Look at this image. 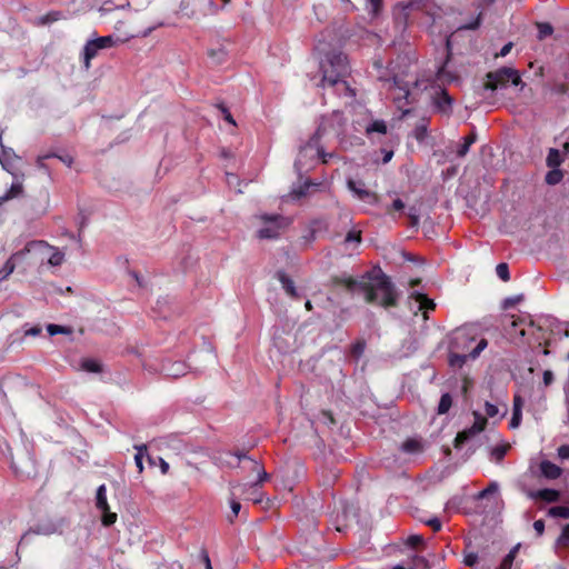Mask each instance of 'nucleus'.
<instances>
[{"mask_svg":"<svg viewBox=\"0 0 569 569\" xmlns=\"http://www.w3.org/2000/svg\"><path fill=\"white\" fill-rule=\"evenodd\" d=\"M333 286H345L349 291L358 288L365 293V301L385 309L398 307L399 292L391 278L380 268L367 271L362 280L353 277L333 276L330 279Z\"/></svg>","mask_w":569,"mask_h":569,"instance_id":"nucleus-1","label":"nucleus"},{"mask_svg":"<svg viewBox=\"0 0 569 569\" xmlns=\"http://www.w3.org/2000/svg\"><path fill=\"white\" fill-rule=\"evenodd\" d=\"M321 72L322 87L342 84L351 97L355 96L353 90L350 89L346 81V78L350 74V64L347 56L343 52L332 50L326 53L323 60L321 61Z\"/></svg>","mask_w":569,"mask_h":569,"instance_id":"nucleus-2","label":"nucleus"},{"mask_svg":"<svg viewBox=\"0 0 569 569\" xmlns=\"http://www.w3.org/2000/svg\"><path fill=\"white\" fill-rule=\"evenodd\" d=\"M51 250L53 248L43 240L29 241L23 249L11 254L6 261L2 271H0V280L9 277L18 264H42Z\"/></svg>","mask_w":569,"mask_h":569,"instance_id":"nucleus-3","label":"nucleus"},{"mask_svg":"<svg viewBox=\"0 0 569 569\" xmlns=\"http://www.w3.org/2000/svg\"><path fill=\"white\" fill-rule=\"evenodd\" d=\"M487 81L485 83V89L495 91L498 88L506 87L510 81L513 86H519L522 83L520 74L517 70L508 67H502L496 71H490L487 73Z\"/></svg>","mask_w":569,"mask_h":569,"instance_id":"nucleus-4","label":"nucleus"},{"mask_svg":"<svg viewBox=\"0 0 569 569\" xmlns=\"http://www.w3.org/2000/svg\"><path fill=\"white\" fill-rule=\"evenodd\" d=\"M263 227L259 229L258 237L260 239H277L281 231L284 230L290 220L280 214H263L260 217Z\"/></svg>","mask_w":569,"mask_h":569,"instance_id":"nucleus-5","label":"nucleus"},{"mask_svg":"<svg viewBox=\"0 0 569 569\" xmlns=\"http://www.w3.org/2000/svg\"><path fill=\"white\" fill-rule=\"evenodd\" d=\"M117 42L118 39H116L113 36H103L88 40L82 51V62L86 69L91 67V60L98 56L100 50L112 48L117 44Z\"/></svg>","mask_w":569,"mask_h":569,"instance_id":"nucleus-6","label":"nucleus"},{"mask_svg":"<svg viewBox=\"0 0 569 569\" xmlns=\"http://www.w3.org/2000/svg\"><path fill=\"white\" fill-rule=\"evenodd\" d=\"M398 63L391 61L388 66L389 77L379 76V80L381 81H392L393 86L401 91V97L407 99L410 94V83L411 81L406 80L407 77L406 71H396Z\"/></svg>","mask_w":569,"mask_h":569,"instance_id":"nucleus-7","label":"nucleus"},{"mask_svg":"<svg viewBox=\"0 0 569 569\" xmlns=\"http://www.w3.org/2000/svg\"><path fill=\"white\" fill-rule=\"evenodd\" d=\"M473 415H475L473 425L470 428L465 429L457 433V436L455 438V442H453L456 448H461L462 445L466 443L468 440H470L473 436H476V435L480 433L482 430H485V428L487 426V418H485L483 416H481L478 412H473Z\"/></svg>","mask_w":569,"mask_h":569,"instance_id":"nucleus-8","label":"nucleus"},{"mask_svg":"<svg viewBox=\"0 0 569 569\" xmlns=\"http://www.w3.org/2000/svg\"><path fill=\"white\" fill-rule=\"evenodd\" d=\"M26 386L24 380L20 377H3L0 380V393L8 401L9 398H17Z\"/></svg>","mask_w":569,"mask_h":569,"instance_id":"nucleus-9","label":"nucleus"},{"mask_svg":"<svg viewBox=\"0 0 569 569\" xmlns=\"http://www.w3.org/2000/svg\"><path fill=\"white\" fill-rule=\"evenodd\" d=\"M436 110L442 114L449 116L452 111L453 99L445 89H439L432 97Z\"/></svg>","mask_w":569,"mask_h":569,"instance_id":"nucleus-10","label":"nucleus"},{"mask_svg":"<svg viewBox=\"0 0 569 569\" xmlns=\"http://www.w3.org/2000/svg\"><path fill=\"white\" fill-rule=\"evenodd\" d=\"M161 371L164 376L177 379L188 372V366L183 361L166 360L162 362Z\"/></svg>","mask_w":569,"mask_h":569,"instance_id":"nucleus-11","label":"nucleus"},{"mask_svg":"<svg viewBox=\"0 0 569 569\" xmlns=\"http://www.w3.org/2000/svg\"><path fill=\"white\" fill-rule=\"evenodd\" d=\"M487 346H488L487 339L486 338H481L477 342L476 347L473 349H471L467 356L466 355H463V356L451 355L450 363L455 365L456 362H458L459 365H462V363H465L467 357H469L471 359H476L477 357H479L481 351H483L487 348Z\"/></svg>","mask_w":569,"mask_h":569,"instance_id":"nucleus-12","label":"nucleus"},{"mask_svg":"<svg viewBox=\"0 0 569 569\" xmlns=\"http://www.w3.org/2000/svg\"><path fill=\"white\" fill-rule=\"evenodd\" d=\"M277 279L280 281L286 293L292 299H299L300 296L296 289L295 282L284 271L277 272Z\"/></svg>","mask_w":569,"mask_h":569,"instance_id":"nucleus-13","label":"nucleus"},{"mask_svg":"<svg viewBox=\"0 0 569 569\" xmlns=\"http://www.w3.org/2000/svg\"><path fill=\"white\" fill-rule=\"evenodd\" d=\"M540 471L545 478L551 480L559 478L562 473V469L549 460L540 462Z\"/></svg>","mask_w":569,"mask_h":569,"instance_id":"nucleus-14","label":"nucleus"},{"mask_svg":"<svg viewBox=\"0 0 569 569\" xmlns=\"http://www.w3.org/2000/svg\"><path fill=\"white\" fill-rule=\"evenodd\" d=\"M410 298L416 300L419 303V310L427 312L436 309V303L432 299L428 298L425 293L421 292H412Z\"/></svg>","mask_w":569,"mask_h":569,"instance_id":"nucleus-15","label":"nucleus"},{"mask_svg":"<svg viewBox=\"0 0 569 569\" xmlns=\"http://www.w3.org/2000/svg\"><path fill=\"white\" fill-rule=\"evenodd\" d=\"M529 496L533 499H541L547 502H556L559 500L560 493L555 489H540L535 492H530Z\"/></svg>","mask_w":569,"mask_h":569,"instance_id":"nucleus-16","label":"nucleus"},{"mask_svg":"<svg viewBox=\"0 0 569 569\" xmlns=\"http://www.w3.org/2000/svg\"><path fill=\"white\" fill-rule=\"evenodd\" d=\"M477 141V133L471 131L468 136L463 138L462 143L459 144L457 149V157L465 158L469 152L470 147Z\"/></svg>","mask_w":569,"mask_h":569,"instance_id":"nucleus-17","label":"nucleus"},{"mask_svg":"<svg viewBox=\"0 0 569 569\" xmlns=\"http://www.w3.org/2000/svg\"><path fill=\"white\" fill-rule=\"evenodd\" d=\"M12 467L14 468L16 473L22 476H31L34 471V463L30 458H26L24 465H21L20 461L12 460Z\"/></svg>","mask_w":569,"mask_h":569,"instance_id":"nucleus-18","label":"nucleus"},{"mask_svg":"<svg viewBox=\"0 0 569 569\" xmlns=\"http://www.w3.org/2000/svg\"><path fill=\"white\" fill-rule=\"evenodd\" d=\"M96 507L100 511H108V500H107V488L106 485H101L97 489V496H96Z\"/></svg>","mask_w":569,"mask_h":569,"instance_id":"nucleus-19","label":"nucleus"},{"mask_svg":"<svg viewBox=\"0 0 569 569\" xmlns=\"http://www.w3.org/2000/svg\"><path fill=\"white\" fill-rule=\"evenodd\" d=\"M563 162V157L560 151L555 148H550L547 154L546 163L549 168H559Z\"/></svg>","mask_w":569,"mask_h":569,"instance_id":"nucleus-20","label":"nucleus"},{"mask_svg":"<svg viewBox=\"0 0 569 569\" xmlns=\"http://www.w3.org/2000/svg\"><path fill=\"white\" fill-rule=\"evenodd\" d=\"M401 450L406 453L415 455L422 450V445L419 440L410 438L401 445Z\"/></svg>","mask_w":569,"mask_h":569,"instance_id":"nucleus-21","label":"nucleus"},{"mask_svg":"<svg viewBox=\"0 0 569 569\" xmlns=\"http://www.w3.org/2000/svg\"><path fill=\"white\" fill-rule=\"evenodd\" d=\"M347 186L349 190L352 191L358 199L365 197V193H368L369 191L368 189H365V182L362 181H355L352 179H349Z\"/></svg>","mask_w":569,"mask_h":569,"instance_id":"nucleus-22","label":"nucleus"},{"mask_svg":"<svg viewBox=\"0 0 569 569\" xmlns=\"http://www.w3.org/2000/svg\"><path fill=\"white\" fill-rule=\"evenodd\" d=\"M367 136H370L375 132L380 134L387 133V124L383 120H375L371 123H369L365 129Z\"/></svg>","mask_w":569,"mask_h":569,"instance_id":"nucleus-23","label":"nucleus"},{"mask_svg":"<svg viewBox=\"0 0 569 569\" xmlns=\"http://www.w3.org/2000/svg\"><path fill=\"white\" fill-rule=\"evenodd\" d=\"M475 340H476L475 335L468 329L460 330L455 338L456 345L457 346L461 345L465 348L468 347L467 346L468 342H473Z\"/></svg>","mask_w":569,"mask_h":569,"instance_id":"nucleus-24","label":"nucleus"},{"mask_svg":"<svg viewBox=\"0 0 569 569\" xmlns=\"http://www.w3.org/2000/svg\"><path fill=\"white\" fill-rule=\"evenodd\" d=\"M563 179V172L559 168H551L545 177L546 183L550 186L558 184Z\"/></svg>","mask_w":569,"mask_h":569,"instance_id":"nucleus-25","label":"nucleus"},{"mask_svg":"<svg viewBox=\"0 0 569 569\" xmlns=\"http://www.w3.org/2000/svg\"><path fill=\"white\" fill-rule=\"evenodd\" d=\"M251 462L252 470L258 473V480L253 483V486H260L269 479V473L264 471L263 467L258 461L251 460Z\"/></svg>","mask_w":569,"mask_h":569,"instance_id":"nucleus-26","label":"nucleus"},{"mask_svg":"<svg viewBox=\"0 0 569 569\" xmlns=\"http://www.w3.org/2000/svg\"><path fill=\"white\" fill-rule=\"evenodd\" d=\"M61 12L60 11H50L43 16H41L39 19H38V22L37 24L38 26H46V24H49V23H52V22H56L58 20L61 19Z\"/></svg>","mask_w":569,"mask_h":569,"instance_id":"nucleus-27","label":"nucleus"},{"mask_svg":"<svg viewBox=\"0 0 569 569\" xmlns=\"http://www.w3.org/2000/svg\"><path fill=\"white\" fill-rule=\"evenodd\" d=\"M452 406V398L450 393H443L440 398L437 412L438 415H445L449 411Z\"/></svg>","mask_w":569,"mask_h":569,"instance_id":"nucleus-28","label":"nucleus"},{"mask_svg":"<svg viewBox=\"0 0 569 569\" xmlns=\"http://www.w3.org/2000/svg\"><path fill=\"white\" fill-rule=\"evenodd\" d=\"M129 6H130L129 2H127L126 4L117 6L112 1L107 0V1H103L101 7L99 8V12H100L101 16H104V14L111 13L116 9H123V8L129 7Z\"/></svg>","mask_w":569,"mask_h":569,"instance_id":"nucleus-29","label":"nucleus"},{"mask_svg":"<svg viewBox=\"0 0 569 569\" xmlns=\"http://www.w3.org/2000/svg\"><path fill=\"white\" fill-rule=\"evenodd\" d=\"M538 28V39L543 40L547 37L551 36L553 32V28L549 22H537Z\"/></svg>","mask_w":569,"mask_h":569,"instance_id":"nucleus-30","label":"nucleus"},{"mask_svg":"<svg viewBox=\"0 0 569 569\" xmlns=\"http://www.w3.org/2000/svg\"><path fill=\"white\" fill-rule=\"evenodd\" d=\"M81 368L88 372L98 373L102 371V366L93 359H84L81 362Z\"/></svg>","mask_w":569,"mask_h":569,"instance_id":"nucleus-31","label":"nucleus"},{"mask_svg":"<svg viewBox=\"0 0 569 569\" xmlns=\"http://www.w3.org/2000/svg\"><path fill=\"white\" fill-rule=\"evenodd\" d=\"M517 551H518V546L512 548L509 551V553L502 559V561L500 562V565L497 569H511Z\"/></svg>","mask_w":569,"mask_h":569,"instance_id":"nucleus-32","label":"nucleus"},{"mask_svg":"<svg viewBox=\"0 0 569 569\" xmlns=\"http://www.w3.org/2000/svg\"><path fill=\"white\" fill-rule=\"evenodd\" d=\"M47 330L50 336L70 335L72 332V329L70 327H64V326L53 325V323L48 325Z\"/></svg>","mask_w":569,"mask_h":569,"instance_id":"nucleus-33","label":"nucleus"},{"mask_svg":"<svg viewBox=\"0 0 569 569\" xmlns=\"http://www.w3.org/2000/svg\"><path fill=\"white\" fill-rule=\"evenodd\" d=\"M134 448L137 449V453L134 455V462H136L139 473H141L143 471L142 459H143L144 453L147 452V446L141 445V446H136Z\"/></svg>","mask_w":569,"mask_h":569,"instance_id":"nucleus-34","label":"nucleus"},{"mask_svg":"<svg viewBox=\"0 0 569 569\" xmlns=\"http://www.w3.org/2000/svg\"><path fill=\"white\" fill-rule=\"evenodd\" d=\"M64 254L59 250H52L49 252V256L46 258L47 262L53 267L60 266L63 262Z\"/></svg>","mask_w":569,"mask_h":569,"instance_id":"nucleus-35","label":"nucleus"},{"mask_svg":"<svg viewBox=\"0 0 569 569\" xmlns=\"http://www.w3.org/2000/svg\"><path fill=\"white\" fill-rule=\"evenodd\" d=\"M509 448H510V446L508 443L495 447L491 450L492 458L498 462L501 461L505 458V456L507 455Z\"/></svg>","mask_w":569,"mask_h":569,"instance_id":"nucleus-36","label":"nucleus"},{"mask_svg":"<svg viewBox=\"0 0 569 569\" xmlns=\"http://www.w3.org/2000/svg\"><path fill=\"white\" fill-rule=\"evenodd\" d=\"M549 515L552 517H560L563 519H569V507L568 506H556L550 508Z\"/></svg>","mask_w":569,"mask_h":569,"instance_id":"nucleus-37","label":"nucleus"},{"mask_svg":"<svg viewBox=\"0 0 569 569\" xmlns=\"http://www.w3.org/2000/svg\"><path fill=\"white\" fill-rule=\"evenodd\" d=\"M101 522L104 527H110L117 521V513L110 511V507H108V511H101Z\"/></svg>","mask_w":569,"mask_h":569,"instance_id":"nucleus-38","label":"nucleus"},{"mask_svg":"<svg viewBox=\"0 0 569 569\" xmlns=\"http://www.w3.org/2000/svg\"><path fill=\"white\" fill-rule=\"evenodd\" d=\"M481 17H482V12L479 11L477 17L471 22L463 23V24L459 26L458 29L459 30H476V29H478L481 24Z\"/></svg>","mask_w":569,"mask_h":569,"instance_id":"nucleus-39","label":"nucleus"},{"mask_svg":"<svg viewBox=\"0 0 569 569\" xmlns=\"http://www.w3.org/2000/svg\"><path fill=\"white\" fill-rule=\"evenodd\" d=\"M406 545L412 549H416L425 545V539L421 535H411L407 538Z\"/></svg>","mask_w":569,"mask_h":569,"instance_id":"nucleus-40","label":"nucleus"},{"mask_svg":"<svg viewBox=\"0 0 569 569\" xmlns=\"http://www.w3.org/2000/svg\"><path fill=\"white\" fill-rule=\"evenodd\" d=\"M405 208V202L401 199L397 198L392 201L391 206L386 209V212L389 216H393L396 211H403Z\"/></svg>","mask_w":569,"mask_h":569,"instance_id":"nucleus-41","label":"nucleus"},{"mask_svg":"<svg viewBox=\"0 0 569 569\" xmlns=\"http://www.w3.org/2000/svg\"><path fill=\"white\" fill-rule=\"evenodd\" d=\"M325 130L326 129H325V127L322 124L319 126V128L317 129L316 133L309 140L308 144L305 146V149H308V147H317V149H318L319 148L318 147L319 140L321 139Z\"/></svg>","mask_w":569,"mask_h":569,"instance_id":"nucleus-42","label":"nucleus"},{"mask_svg":"<svg viewBox=\"0 0 569 569\" xmlns=\"http://www.w3.org/2000/svg\"><path fill=\"white\" fill-rule=\"evenodd\" d=\"M496 271H497L498 277L502 281H508L510 279L509 267L507 263H505V262L499 263L496 268Z\"/></svg>","mask_w":569,"mask_h":569,"instance_id":"nucleus-43","label":"nucleus"},{"mask_svg":"<svg viewBox=\"0 0 569 569\" xmlns=\"http://www.w3.org/2000/svg\"><path fill=\"white\" fill-rule=\"evenodd\" d=\"M413 136L418 141H423L427 137V124L425 122L417 124Z\"/></svg>","mask_w":569,"mask_h":569,"instance_id":"nucleus-44","label":"nucleus"},{"mask_svg":"<svg viewBox=\"0 0 569 569\" xmlns=\"http://www.w3.org/2000/svg\"><path fill=\"white\" fill-rule=\"evenodd\" d=\"M521 419H522V411L512 409V417H511V420L509 423L510 428H512V429L518 428L521 423Z\"/></svg>","mask_w":569,"mask_h":569,"instance_id":"nucleus-45","label":"nucleus"},{"mask_svg":"<svg viewBox=\"0 0 569 569\" xmlns=\"http://www.w3.org/2000/svg\"><path fill=\"white\" fill-rule=\"evenodd\" d=\"M558 543L562 547H569V523L563 527L562 532L558 538Z\"/></svg>","mask_w":569,"mask_h":569,"instance_id":"nucleus-46","label":"nucleus"},{"mask_svg":"<svg viewBox=\"0 0 569 569\" xmlns=\"http://www.w3.org/2000/svg\"><path fill=\"white\" fill-rule=\"evenodd\" d=\"M498 491V483L492 481L488 485L487 488H485L482 491L479 492V498H487L489 495H492Z\"/></svg>","mask_w":569,"mask_h":569,"instance_id":"nucleus-47","label":"nucleus"},{"mask_svg":"<svg viewBox=\"0 0 569 569\" xmlns=\"http://www.w3.org/2000/svg\"><path fill=\"white\" fill-rule=\"evenodd\" d=\"M522 299H523L522 295H518V296H515V297H509V298L505 299L503 308L505 309L512 308L516 305H518L520 301H522Z\"/></svg>","mask_w":569,"mask_h":569,"instance_id":"nucleus-48","label":"nucleus"},{"mask_svg":"<svg viewBox=\"0 0 569 569\" xmlns=\"http://www.w3.org/2000/svg\"><path fill=\"white\" fill-rule=\"evenodd\" d=\"M230 508H231V511H232V516L231 517H228L229 521L232 522L233 519L236 517H238L240 510H241V503L236 500V499H231L230 501Z\"/></svg>","mask_w":569,"mask_h":569,"instance_id":"nucleus-49","label":"nucleus"},{"mask_svg":"<svg viewBox=\"0 0 569 569\" xmlns=\"http://www.w3.org/2000/svg\"><path fill=\"white\" fill-rule=\"evenodd\" d=\"M360 200L369 204H377L379 202V196L373 191H368Z\"/></svg>","mask_w":569,"mask_h":569,"instance_id":"nucleus-50","label":"nucleus"},{"mask_svg":"<svg viewBox=\"0 0 569 569\" xmlns=\"http://www.w3.org/2000/svg\"><path fill=\"white\" fill-rule=\"evenodd\" d=\"M21 193H22V184L19 182L12 183V186L10 187V189L8 191L7 198H16Z\"/></svg>","mask_w":569,"mask_h":569,"instance_id":"nucleus-51","label":"nucleus"},{"mask_svg":"<svg viewBox=\"0 0 569 569\" xmlns=\"http://www.w3.org/2000/svg\"><path fill=\"white\" fill-rule=\"evenodd\" d=\"M53 157H57V154L56 153H48V154L39 156L37 158V166H38V168L47 171L48 167L44 163V160H47L49 158H53Z\"/></svg>","mask_w":569,"mask_h":569,"instance_id":"nucleus-52","label":"nucleus"},{"mask_svg":"<svg viewBox=\"0 0 569 569\" xmlns=\"http://www.w3.org/2000/svg\"><path fill=\"white\" fill-rule=\"evenodd\" d=\"M485 411L486 415L490 418L496 417L499 412L498 407L489 401L485 403Z\"/></svg>","mask_w":569,"mask_h":569,"instance_id":"nucleus-53","label":"nucleus"},{"mask_svg":"<svg viewBox=\"0 0 569 569\" xmlns=\"http://www.w3.org/2000/svg\"><path fill=\"white\" fill-rule=\"evenodd\" d=\"M346 242H360L361 241V231L351 230L347 233Z\"/></svg>","mask_w":569,"mask_h":569,"instance_id":"nucleus-54","label":"nucleus"},{"mask_svg":"<svg viewBox=\"0 0 569 569\" xmlns=\"http://www.w3.org/2000/svg\"><path fill=\"white\" fill-rule=\"evenodd\" d=\"M425 523L429 526L435 532L440 531L442 528L441 521L436 517L425 521Z\"/></svg>","mask_w":569,"mask_h":569,"instance_id":"nucleus-55","label":"nucleus"},{"mask_svg":"<svg viewBox=\"0 0 569 569\" xmlns=\"http://www.w3.org/2000/svg\"><path fill=\"white\" fill-rule=\"evenodd\" d=\"M478 562V555L475 552H470L465 556L463 563L467 567H473Z\"/></svg>","mask_w":569,"mask_h":569,"instance_id":"nucleus-56","label":"nucleus"},{"mask_svg":"<svg viewBox=\"0 0 569 569\" xmlns=\"http://www.w3.org/2000/svg\"><path fill=\"white\" fill-rule=\"evenodd\" d=\"M408 218H409V226L410 227H418L419 224V216L416 213V210L413 208H411L408 212Z\"/></svg>","mask_w":569,"mask_h":569,"instance_id":"nucleus-57","label":"nucleus"},{"mask_svg":"<svg viewBox=\"0 0 569 569\" xmlns=\"http://www.w3.org/2000/svg\"><path fill=\"white\" fill-rule=\"evenodd\" d=\"M371 7L372 14L377 16L382 8V0H367Z\"/></svg>","mask_w":569,"mask_h":569,"instance_id":"nucleus-58","label":"nucleus"},{"mask_svg":"<svg viewBox=\"0 0 569 569\" xmlns=\"http://www.w3.org/2000/svg\"><path fill=\"white\" fill-rule=\"evenodd\" d=\"M415 561H416V565H417L418 568H420V569H430V562L425 557L417 556L415 558Z\"/></svg>","mask_w":569,"mask_h":569,"instance_id":"nucleus-59","label":"nucleus"},{"mask_svg":"<svg viewBox=\"0 0 569 569\" xmlns=\"http://www.w3.org/2000/svg\"><path fill=\"white\" fill-rule=\"evenodd\" d=\"M41 331H42L41 326L37 325V326H33V327H31L29 329H26L24 330V336H27V337H37V336H39L41 333Z\"/></svg>","mask_w":569,"mask_h":569,"instance_id":"nucleus-60","label":"nucleus"},{"mask_svg":"<svg viewBox=\"0 0 569 569\" xmlns=\"http://www.w3.org/2000/svg\"><path fill=\"white\" fill-rule=\"evenodd\" d=\"M533 529L538 536H542L545 532V521L542 519L536 520L533 522Z\"/></svg>","mask_w":569,"mask_h":569,"instance_id":"nucleus-61","label":"nucleus"},{"mask_svg":"<svg viewBox=\"0 0 569 569\" xmlns=\"http://www.w3.org/2000/svg\"><path fill=\"white\" fill-rule=\"evenodd\" d=\"M219 109L223 113V117H224L226 121H228L229 123L236 124V122L233 120V117L231 116V113L229 112V110L224 106L220 104Z\"/></svg>","mask_w":569,"mask_h":569,"instance_id":"nucleus-62","label":"nucleus"},{"mask_svg":"<svg viewBox=\"0 0 569 569\" xmlns=\"http://www.w3.org/2000/svg\"><path fill=\"white\" fill-rule=\"evenodd\" d=\"M558 455L562 459H569V445H563L559 447Z\"/></svg>","mask_w":569,"mask_h":569,"instance_id":"nucleus-63","label":"nucleus"},{"mask_svg":"<svg viewBox=\"0 0 569 569\" xmlns=\"http://www.w3.org/2000/svg\"><path fill=\"white\" fill-rule=\"evenodd\" d=\"M201 558H202V561L204 563L206 569H212L209 555H208V552L206 550L201 551Z\"/></svg>","mask_w":569,"mask_h":569,"instance_id":"nucleus-64","label":"nucleus"}]
</instances>
